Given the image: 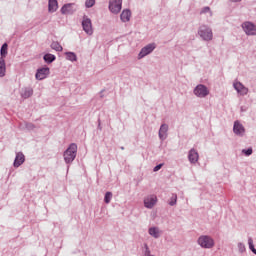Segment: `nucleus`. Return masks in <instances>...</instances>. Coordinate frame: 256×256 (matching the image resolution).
<instances>
[{
    "instance_id": "obj_36",
    "label": "nucleus",
    "mask_w": 256,
    "mask_h": 256,
    "mask_svg": "<svg viewBox=\"0 0 256 256\" xmlns=\"http://www.w3.org/2000/svg\"><path fill=\"white\" fill-rule=\"evenodd\" d=\"M232 3H239L241 0H230Z\"/></svg>"
},
{
    "instance_id": "obj_18",
    "label": "nucleus",
    "mask_w": 256,
    "mask_h": 256,
    "mask_svg": "<svg viewBox=\"0 0 256 256\" xmlns=\"http://www.w3.org/2000/svg\"><path fill=\"white\" fill-rule=\"evenodd\" d=\"M59 9V2L57 0H49L48 1V11L49 13H55Z\"/></svg>"
},
{
    "instance_id": "obj_4",
    "label": "nucleus",
    "mask_w": 256,
    "mask_h": 256,
    "mask_svg": "<svg viewBox=\"0 0 256 256\" xmlns=\"http://www.w3.org/2000/svg\"><path fill=\"white\" fill-rule=\"evenodd\" d=\"M193 93L196 97H199L200 99H205L207 95H209V88L203 84H198L194 90Z\"/></svg>"
},
{
    "instance_id": "obj_3",
    "label": "nucleus",
    "mask_w": 256,
    "mask_h": 256,
    "mask_svg": "<svg viewBox=\"0 0 256 256\" xmlns=\"http://www.w3.org/2000/svg\"><path fill=\"white\" fill-rule=\"evenodd\" d=\"M122 7H123V0H110L109 1L108 9L114 15H118V13H121Z\"/></svg>"
},
{
    "instance_id": "obj_25",
    "label": "nucleus",
    "mask_w": 256,
    "mask_h": 256,
    "mask_svg": "<svg viewBox=\"0 0 256 256\" xmlns=\"http://www.w3.org/2000/svg\"><path fill=\"white\" fill-rule=\"evenodd\" d=\"M7 49H8V45H7V43H4L0 49V55H1L2 59H5V57H7Z\"/></svg>"
},
{
    "instance_id": "obj_6",
    "label": "nucleus",
    "mask_w": 256,
    "mask_h": 256,
    "mask_svg": "<svg viewBox=\"0 0 256 256\" xmlns=\"http://www.w3.org/2000/svg\"><path fill=\"white\" fill-rule=\"evenodd\" d=\"M156 47L157 45L155 43H150L144 46L138 54V59H143L144 57H147V55H151V53L155 51Z\"/></svg>"
},
{
    "instance_id": "obj_32",
    "label": "nucleus",
    "mask_w": 256,
    "mask_h": 256,
    "mask_svg": "<svg viewBox=\"0 0 256 256\" xmlns=\"http://www.w3.org/2000/svg\"><path fill=\"white\" fill-rule=\"evenodd\" d=\"M163 167V163L156 165L153 168L154 173H157V171H160V169Z\"/></svg>"
},
{
    "instance_id": "obj_5",
    "label": "nucleus",
    "mask_w": 256,
    "mask_h": 256,
    "mask_svg": "<svg viewBox=\"0 0 256 256\" xmlns=\"http://www.w3.org/2000/svg\"><path fill=\"white\" fill-rule=\"evenodd\" d=\"M242 29L248 36L254 37L256 35V25L253 22H243Z\"/></svg>"
},
{
    "instance_id": "obj_23",
    "label": "nucleus",
    "mask_w": 256,
    "mask_h": 256,
    "mask_svg": "<svg viewBox=\"0 0 256 256\" xmlns=\"http://www.w3.org/2000/svg\"><path fill=\"white\" fill-rule=\"evenodd\" d=\"M65 55L67 61H71L72 63L77 61V54H75L74 52H66Z\"/></svg>"
},
{
    "instance_id": "obj_31",
    "label": "nucleus",
    "mask_w": 256,
    "mask_h": 256,
    "mask_svg": "<svg viewBox=\"0 0 256 256\" xmlns=\"http://www.w3.org/2000/svg\"><path fill=\"white\" fill-rule=\"evenodd\" d=\"M201 13H210V17L213 16V12H211V8H210L209 6L204 7V8L201 10Z\"/></svg>"
},
{
    "instance_id": "obj_7",
    "label": "nucleus",
    "mask_w": 256,
    "mask_h": 256,
    "mask_svg": "<svg viewBox=\"0 0 256 256\" xmlns=\"http://www.w3.org/2000/svg\"><path fill=\"white\" fill-rule=\"evenodd\" d=\"M82 28L83 31L86 32V35H93V23L91 22V19L89 17H83Z\"/></svg>"
},
{
    "instance_id": "obj_33",
    "label": "nucleus",
    "mask_w": 256,
    "mask_h": 256,
    "mask_svg": "<svg viewBox=\"0 0 256 256\" xmlns=\"http://www.w3.org/2000/svg\"><path fill=\"white\" fill-rule=\"evenodd\" d=\"M26 129H29L30 131L35 129V124H33V123H26Z\"/></svg>"
},
{
    "instance_id": "obj_21",
    "label": "nucleus",
    "mask_w": 256,
    "mask_h": 256,
    "mask_svg": "<svg viewBox=\"0 0 256 256\" xmlns=\"http://www.w3.org/2000/svg\"><path fill=\"white\" fill-rule=\"evenodd\" d=\"M57 59V57L51 53H47L43 56V60L45 61V63L51 64L53 63V61H55Z\"/></svg>"
},
{
    "instance_id": "obj_16",
    "label": "nucleus",
    "mask_w": 256,
    "mask_h": 256,
    "mask_svg": "<svg viewBox=\"0 0 256 256\" xmlns=\"http://www.w3.org/2000/svg\"><path fill=\"white\" fill-rule=\"evenodd\" d=\"M188 161L192 164H195L199 161V153L195 148L190 149L188 152Z\"/></svg>"
},
{
    "instance_id": "obj_22",
    "label": "nucleus",
    "mask_w": 256,
    "mask_h": 256,
    "mask_svg": "<svg viewBox=\"0 0 256 256\" xmlns=\"http://www.w3.org/2000/svg\"><path fill=\"white\" fill-rule=\"evenodd\" d=\"M51 49H53L54 51H57L58 53H61V51H63V46H61V44L58 41H53L50 44Z\"/></svg>"
},
{
    "instance_id": "obj_38",
    "label": "nucleus",
    "mask_w": 256,
    "mask_h": 256,
    "mask_svg": "<svg viewBox=\"0 0 256 256\" xmlns=\"http://www.w3.org/2000/svg\"><path fill=\"white\" fill-rule=\"evenodd\" d=\"M120 149H121L122 151H124V150H125V147L122 146Z\"/></svg>"
},
{
    "instance_id": "obj_1",
    "label": "nucleus",
    "mask_w": 256,
    "mask_h": 256,
    "mask_svg": "<svg viewBox=\"0 0 256 256\" xmlns=\"http://www.w3.org/2000/svg\"><path fill=\"white\" fill-rule=\"evenodd\" d=\"M63 157L65 163L67 165H71V163H73L77 157V145L75 143H71L69 147L64 151Z\"/></svg>"
},
{
    "instance_id": "obj_30",
    "label": "nucleus",
    "mask_w": 256,
    "mask_h": 256,
    "mask_svg": "<svg viewBox=\"0 0 256 256\" xmlns=\"http://www.w3.org/2000/svg\"><path fill=\"white\" fill-rule=\"evenodd\" d=\"M177 203V194H172L171 200L169 201V205L173 206Z\"/></svg>"
},
{
    "instance_id": "obj_8",
    "label": "nucleus",
    "mask_w": 256,
    "mask_h": 256,
    "mask_svg": "<svg viewBox=\"0 0 256 256\" xmlns=\"http://www.w3.org/2000/svg\"><path fill=\"white\" fill-rule=\"evenodd\" d=\"M198 243L200 246L204 247V249H211V247L215 245V242L209 236H201L198 239Z\"/></svg>"
},
{
    "instance_id": "obj_10",
    "label": "nucleus",
    "mask_w": 256,
    "mask_h": 256,
    "mask_svg": "<svg viewBox=\"0 0 256 256\" xmlns=\"http://www.w3.org/2000/svg\"><path fill=\"white\" fill-rule=\"evenodd\" d=\"M233 87L235 91H237L238 95H241L242 97H245V95L249 93V88L245 87L241 82H234Z\"/></svg>"
},
{
    "instance_id": "obj_17",
    "label": "nucleus",
    "mask_w": 256,
    "mask_h": 256,
    "mask_svg": "<svg viewBox=\"0 0 256 256\" xmlns=\"http://www.w3.org/2000/svg\"><path fill=\"white\" fill-rule=\"evenodd\" d=\"M120 19L122 23H129L131 21V10L125 9L120 14Z\"/></svg>"
},
{
    "instance_id": "obj_39",
    "label": "nucleus",
    "mask_w": 256,
    "mask_h": 256,
    "mask_svg": "<svg viewBox=\"0 0 256 256\" xmlns=\"http://www.w3.org/2000/svg\"><path fill=\"white\" fill-rule=\"evenodd\" d=\"M241 111H244V108H243V107H241Z\"/></svg>"
},
{
    "instance_id": "obj_27",
    "label": "nucleus",
    "mask_w": 256,
    "mask_h": 256,
    "mask_svg": "<svg viewBox=\"0 0 256 256\" xmlns=\"http://www.w3.org/2000/svg\"><path fill=\"white\" fill-rule=\"evenodd\" d=\"M242 153L246 156L249 157L251 155H253V148H248V149H243Z\"/></svg>"
},
{
    "instance_id": "obj_24",
    "label": "nucleus",
    "mask_w": 256,
    "mask_h": 256,
    "mask_svg": "<svg viewBox=\"0 0 256 256\" xmlns=\"http://www.w3.org/2000/svg\"><path fill=\"white\" fill-rule=\"evenodd\" d=\"M149 234L157 239V237L161 235V232L159 231L158 228L153 227L149 229Z\"/></svg>"
},
{
    "instance_id": "obj_28",
    "label": "nucleus",
    "mask_w": 256,
    "mask_h": 256,
    "mask_svg": "<svg viewBox=\"0 0 256 256\" xmlns=\"http://www.w3.org/2000/svg\"><path fill=\"white\" fill-rule=\"evenodd\" d=\"M249 249L256 255L255 245H253V239L249 238L248 240Z\"/></svg>"
},
{
    "instance_id": "obj_29",
    "label": "nucleus",
    "mask_w": 256,
    "mask_h": 256,
    "mask_svg": "<svg viewBox=\"0 0 256 256\" xmlns=\"http://www.w3.org/2000/svg\"><path fill=\"white\" fill-rule=\"evenodd\" d=\"M111 199H113V194L106 193L105 198H104L105 203H111Z\"/></svg>"
},
{
    "instance_id": "obj_12",
    "label": "nucleus",
    "mask_w": 256,
    "mask_h": 256,
    "mask_svg": "<svg viewBox=\"0 0 256 256\" xmlns=\"http://www.w3.org/2000/svg\"><path fill=\"white\" fill-rule=\"evenodd\" d=\"M51 73V71L49 70V67H43V68H39L36 72V79L38 81H43V79H47V76Z\"/></svg>"
},
{
    "instance_id": "obj_26",
    "label": "nucleus",
    "mask_w": 256,
    "mask_h": 256,
    "mask_svg": "<svg viewBox=\"0 0 256 256\" xmlns=\"http://www.w3.org/2000/svg\"><path fill=\"white\" fill-rule=\"evenodd\" d=\"M95 5V0H86L85 1V7L86 9H91Z\"/></svg>"
},
{
    "instance_id": "obj_14",
    "label": "nucleus",
    "mask_w": 256,
    "mask_h": 256,
    "mask_svg": "<svg viewBox=\"0 0 256 256\" xmlns=\"http://www.w3.org/2000/svg\"><path fill=\"white\" fill-rule=\"evenodd\" d=\"M23 163H25V154H23V152L16 153L13 167H15L17 169L18 167H21V165H23Z\"/></svg>"
},
{
    "instance_id": "obj_13",
    "label": "nucleus",
    "mask_w": 256,
    "mask_h": 256,
    "mask_svg": "<svg viewBox=\"0 0 256 256\" xmlns=\"http://www.w3.org/2000/svg\"><path fill=\"white\" fill-rule=\"evenodd\" d=\"M233 131L238 137H243V135H245V127L239 121L234 122Z\"/></svg>"
},
{
    "instance_id": "obj_11",
    "label": "nucleus",
    "mask_w": 256,
    "mask_h": 256,
    "mask_svg": "<svg viewBox=\"0 0 256 256\" xmlns=\"http://www.w3.org/2000/svg\"><path fill=\"white\" fill-rule=\"evenodd\" d=\"M158 137L160 141H165L167 137H169V125L168 124H161L160 129L158 131Z\"/></svg>"
},
{
    "instance_id": "obj_34",
    "label": "nucleus",
    "mask_w": 256,
    "mask_h": 256,
    "mask_svg": "<svg viewBox=\"0 0 256 256\" xmlns=\"http://www.w3.org/2000/svg\"><path fill=\"white\" fill-rule=\"evenodd\" d=\"M145 256H153L151 255V251H149V247L146 246Z\"/></svg>"
},
{
    "instance_id": "obj_2",
    "label": "nucleus",
    "mask_w": 256,
    "mask_h": 256,
    "mask_svg": "<svg viewBox=\"0 0 256 256\" xmlns=\"http://www.w3.org/2000/svg\"><path fill=\"white\" fill-rule=\"evenodd\" d=\"M198 35L202 39V41H213V29L208 25H201L198 28Z\"/></svg>"
},
{
    "instance_id": "obj_35",
    "label": "nucleus",
    "mask_w": 256,
    "mask_h": 256,
    "mask_svg": "<svg viewBox=\"0 0 256 256\" xmlns=\"http://www.w3.org/2000/svg\"><path fill=\"white\" fill-rule=\"evenodd\" d=\"M98 129L101 131V120H98Z\"/></svg>"
},
{
    "instance_id": "obj_20",
    "label": "nucleus",
    "mask_w": 256,
    "mask_h": 256,
    "mask_svg": "<svg viewBox=\"0 0 256 256\" xmlns=\"http://www.w3.org/2000/svg\"><path fill=\"white\" fill-rule=\"evenodd\" d=\"M5 73H7V66L5 64V58L0 57V77H5Z\"/></svg>"
},
{
    "instance_id": "obj_9",
    "label": "nucleus",
    "mask_w": 256,
    "mask_h": 256,
    "mask_svg": "<svg viewBox=\"0 0 256 256\" xmlns=\"http://www.w3.org/2000/svg\"><path fill=\"white\" fill-rule=\"evenodd\" d=\"M60 11L62 15H73L77 11V5L75 3L64 4Z\"/></svg>"
},
{
    "instance_id": "obj_15",
    "label": "nucleus",
    "mask_w": 256,
    "mask_h": 256,
    "mask_svg": "<svg viewBox=\"0 0 256 256\" xmlns=\"http://www.w3.org/2000/svg\"><path fill=\"white\" fill-rule=\"evenodd\" d=\"M156 203H157V196L155 195H151L150 197L144 199V206L147 209H153Z\"/></svg>"
},
{
    "instance_id": "obj_37",
    "label": "nucleus",
    "mask_w": 256,
    "mask_h": 256,
    "mask_svg": "<svg viewBox=\"0 0 256 256\" xmlns=\"http://www.w3.org/2000/svg\"><path fill=\"white\" fill-rule=\"evenodd\" d=\"M100 97L103 98V90L100 92Z\"/></svg>"
},
{
    "instance_id": "obj_19",
    "label": "nucleus",
    "mask_w": 256,
    "mask_h": 256,
    "mask_svg": "<svg viewBox=\"0 0 256 256\" xmlns=\"http://www.w3.org/2000/svg\"><path fill=\"white\" fill-rule=\"evenodd\" d=\"M32 96H33V88L31 87L22 88L21 97L23 99H29V97H32Z\"/></svg>"
}]
</instances>
